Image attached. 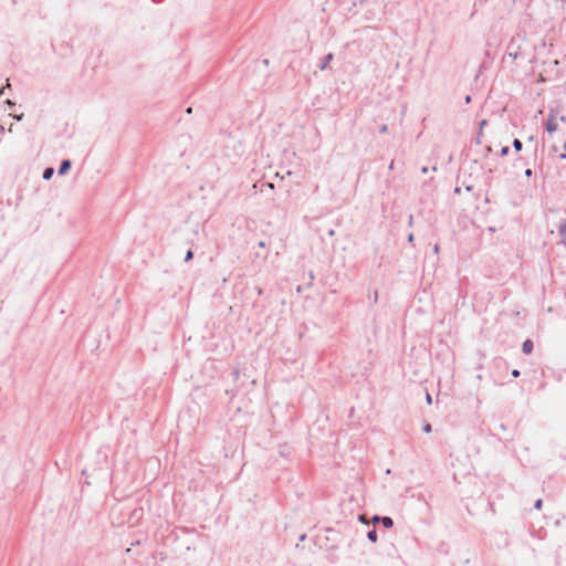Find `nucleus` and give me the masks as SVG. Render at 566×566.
<instances>
[{
	"label": "nucleus",
	"mask_w": 566,
	"mask_h": 566,
	"mask_svg": "<svg viewBox=\"0 0 566 566\" xmlns=\"http://www.w3.org/2000/svg\"><path fill=\"white\" fill-rule=\"evenodd\" d=\"M392 168H394V161H391L389 165V169H392Z\"/></svg>",
	"instance_id": "nucleus-39"
},
{
	"label": "nucleus",
	"mask_w": 566,
	"mask_h": 566,
	"mask_svg": "<svg viewBox=\"0 0 566 566\" xmlns=\"http://www.w3.org/2000/svg\"><path fill=\"white\" fill-rule=\"evenodd\" d=\"M367 297L373 304H376L378 302V292L376 290L373 292L369 291Z\"/></svg>",
	"instance_id": "nucleus-11"
},
{
	"label": "nucleus",
	"mask_w": 566,
	"mask_h": 566,
	"mask_svg": "<svg viewBox=\"0 0 566 566\" xmlns=\"http://www.w3.org/2000/svg\"><path fill=\"white\" fill-rule=\"evenodd\" d=\"M6 86H7V87H10V82H9V80H7V85H6Z\"/></svg>",
	"instance_id": "nucleus-41"
},
{
	"label": "nucleus",
	"mask_w": 566,
	"mask_h": 566,
	"mask_svg": "<svg viewBox=\"0 0 566 566\" xmlns=\"http://www.w3.org/2000/svg\"><path fill=\"white\" fill-rule=\"evenodd\" d=\"M374 520L380 522L386 528H391L394 526V520L390 516L375 515Z\"/></svg>",
	"instance_id": "nucleus-3"
},
{
	"label": "nucleus",
	"mask_w": 566,
	"mask_h": 566,
	"mask_svg": "<svg viewBox=\"0 0 566 566\" xmlns=\"http://www.w3.org/2000/svg\"><path fill=\"white\" fill-rule=\"evenodd\" d=\"M305 538H306V534H302V535L300 536V541H301V542H303Z\"/></svg>",
	"instance_id": "nucleus-34"
},
{
	"label": "nucleus",
	"mask_w": 566,
	"mask_h": 566,
	"mask_svg": "<svg viewBox=\"0 0 566 566\" xmlns=\"http://www.w3.org/2000/svg\"><path fill=\"white\" fill-rule=\"evenodd\" d=\"M413 240H415V235H413V233H409V234H408V237H407V241H408L409 243H413Z\"/></svg>",
	"instance_id": "nucleus-21"
},
{
	"label": "nucleus",
	"mask_w": 566,
	"mask_h": 566,
	"mask_svg": "<svg viewBox=\"0 0 566 566\" xmlns=\"http://www.w3.org/2000/svg\"><path fill=\"white\" fill-rule=\"evenodd\" d=\"M4 88L6 87H0V95H2L4 93Z\"/></svg>",
	"instance_id": "nucleus-35"
},
{
	"label": "nucleus",
	"mask_w": 566,
	"mask_h": 566,
	"mask_svg": "<svg viewBox=\"0 0 566 566\" xmlns=\"http://www.w3.org/2000/svg\"><path fill=\"white\" fill-rule=\"evenodd\" d=\"M379 132H380L381 134L387 133V132H388V126H387V125H382V126L379 128Z\"/></svg>",
	"instance_id": "nucleus-22"
},
{
	"label": "nucleus",
	"mask_w": 566,
	"mask_h": 566,
	"mask_svg": "<svg viewBox=\"0 0 566 566\" xmlns=\"http://www.w3.org/2000/svg\"><path fill=\"white\" fill-rule=\"evenodd\" d=\"M426 400H427L428 405L432 403V397L429 392H427V395H426Z\"/></svg>",
	"instance_id": "nucleus-24"
},
{
	"label": "nucleus",
	"mask_w": 566,
	"mask_h": 566,
	"mask_svg": "<svg viewBox=\"0 0 566 566\" xmlns=\"http://www.w3.org/2000/svg\"><path fill=\"white\" fill-rule=\"evenodd\" d=\"M471 102V96L470 95H467L465 96V103H470Z\"/></svg>",
	"instance_id": "nucleus-32"
},
{
	"label": "nucleus",
	"mask_w": 566,
	"mask_h": 566,
	"mask_svg": "<svg viewBox=\"0 0 566 566\" xmlns=\"http://www.w3.org/2000/svg\"><path fill=\"white\" fill-rule=\"evenodd\" d=\"M334 59V55L333 53H328L326 54L323 59H322V62L319 64V70L323 71L327 67V65L331 63V61Z\"/></svg>",
	"instance_id": "nucleus-7"
},
{
	"label": "nucleus",
	"mask_w": 566,
	"mask_h": 566,
	"mask_svg": "<svg viewBox=\"0 0 566 566\" xmlns=\"http://www.w3.org/2000/svg\"><path fill=\"white\" fill-rule=\"evenodd\" d=\"M460 191H461V190H460V188H459V187H457V188L454 189V192H455V193H460Z\"/></svg>",
	"instance_id": "nucleus-37"
},
{
	"label": "nucleus",
	"mask_w": 566,
	"mask_h": 566,
	"mask_svg": "<svg viewBox=\"0 0 566 566\" xmlns=\"http://www.w3.org/2000/svg\"><path fill=\"white\" fill-rule=\"evenodd\" d=\"M510 153V147L509 146H503L499 153V156L501 157H505L507 156Z\"/></svg>",
	"instance_id": "nucleus-12"
},
{
	"label": "nucleus",
	"mask_w": 566,
	"mask_h": 566,
	"mask_svg": "<svg viewBox=\"0 0 566 566\" xmlns=\"http://www.w3.org/2000/svg\"><path fill=\"white\" fill-rule=\"evenodd\" d=\"M524 175L530 178L533 175V170L531 168H527L524 172Z\"/></svg>",
	"instance_id": "nucleus-23"
},
{
	"label": "nucleus",
	"mask_w": 566,
	"mask_h": 566,
	"mask_svg": "<svg viewBox=\"0 0 566 566\" xmlns=\"http://www.w3.org/2000/svg\"><path fill=\"white\" fill-rule=\"evenodd\" d=\"M262 187H268V188H270V189H274V185H273V184H271V182H264V184H262ZM262 190H263V188H261V191H262Z\"/></svg>",
	"instance_id": "nucleus-18"
},
{
	"label": "nucleus",
	"mask_w": 566,
	"mask_h": 566,
	"mask_svg": "<svg viewBox=\"0 0 566 566\" xmlns=\"http://www.w3.org/2000/svg\"><path fill=\"white\" fill-rule=\"evenodd\" d=\"M534 349V344L533 342L527 338L523 342L522 344V352L525 354V355H530Z\"/></svg>",
	"instance_id": "nucleus-6"
},
{
	"label": "nucleus",
	"mask_w": 566,
	"mask_h": 566,
	"mask_svg": "<svg viewBox=\"0 0 566 566\" xmlns=\"http://www.w3.org/2000/svg\"><path fill=\"white\" fill-rule=\"evenodd\" d=\"M193 258V252L191 249H189L187 252H186V256H185V261L186 262H189L190 260H192Z\"/></svg>",
	"instance_id": "nucleus-14"
},
{
	"label": "nucleus",
	"mask_w": 566,
	"mask_h": 566,
	"mask_svg": "<svg viewBox=\"0 0 566 566\" xmlns=\"http://www.w3.org/2000/svg\"><path fill=\"white\" fill-rule=\"evenodd\" d=\"M72 167V161L70 159H63L59 166L57 174L60 176L65 175Z\"/></svg>",
	"instance_id": "nucleus-4"
},
{
	"label": "nucleus",
	"mask_w": 566,
	"mask_h": 566,
	"mask_svg": "<svg viewBox=\"0 0 566 566\" xmlns=\"http://www.w3.org/2000/svg\"><path fill=\"white\" fill-rule=\"evenodd\" d=\"M484 151H485V156H488L489 154L492 153V147L491 146H485Z\"/></svg>",
	"instance_id": "nucleus-27"
},
{
	"label": "nucleus",
	"mask_w": 566,
	"mask_h": 566,
	"mask_svg": "<svg viewBox=\"0 0 566 566\" xmlns=\"http://www.w3.org/2000/svg\"><path fill=\"white\" fill-rule=\"evenodd\" d=\"M481 136H482V132L479 130L478 136L475 137V144H478V145L481 144Z\"/></svg>",
	"instance_id": "nucleus-17"
},
{
	"label": "nucleus",
	"mask_w": 566,
	"mask_h": 566,
	"mask_svg": "<svg viewBox=\"0 0 566 566\" xmlns=\"http://www.w3.org/2000/svg\"><path fill=\"white\" fill-rule=\"evenodd\" d=\"M54 175V168L52 167H46L43 172H42V178L44 180H50L52 178V176Z\"/></svg>",
	"instance_id": "nucleus-8"
},
{
	"label": "nucleus",
	"mask_w": 566,
	"mask_h": 566,
	"mask_svg": "<svg viewBox=\"0 0 566 566\" xmlns=\"http://www.w3.org/2000/svg\"><path fill=\"white\" fill-rule=\"evenodd\" d=\"M408 226L409 227L413 226V216L412 214H410L409 218H408Z\"/></svg>",
	"instance_id": "nucleus-28"
},
{
	"label": "nucleus",
	"mask_w": 566,
	"mask_h": 566,
	"mask_svg": "<svg viewBox=\"0 0 566 566\" xmlns=\"http://www.w3.org/2000/svg\"><path fill=\"white\" fill-rule=\"evenodd\" d=\"M512 146L516 153H520L523 148V143L518 138H514Z\"/></svg>",
	"instance_id": "nucleus-10"
},
{
	"label": "nucleus",
	"mask_w": 566,
	"mask_h": 566,
	"mask_svg": "<svg viewBox=\"0 0 566 566\" xmlns=\"http://www.w3.org/2000/svg\"><path fill=\"white\" fill-rule=\"evenodd\" d=\"M563 2H565V3H566V0H563Z\"/></svg>",
	"instance_id": "nucleus-42"
},
{
	"label": "nucleus",
	"mask_w": 566,
	"mask_h": 566,
	"mask_svg": "<svg viewBox=\"0 0 566 566\" xmlns=\"http://www.w3.org/2000/svg\"><path fill=\"white\" fill-rule=\"evenodd\" d=\"M233 377L237 379L239 377V370L235 369L233 373H232Z\"/></svg>",
	"instance_id": "nucleus-30"
},
{
	"label": "nucleus",
	"mask_w": 566,
	"mask_h": 566,
	"mask_svg": "<svg viewBox=\"0 0 566 566\" xmlns=\"http://www.w3.org/2000/svg\"><path fill=\"white\" fill-rule=\"evenodd\" d=\"M558 234L560 237V243L566 247V219L562 220L558 227Z\"/></svg>",
	"instance_id": "nucleus-5"
},
{
	"label": "nucleus",
	"mask_w": 566,
	"mask_h": 566,
	"mask_svg": "<svg viewBox=\"0 0 566 566\" xmlns=\"http://www.w3.org/2000/svg\"><path fill=\"white\" fill-rule=\"evenodd\" d=\"M543 506V500L542 499H537L534 503V509L535 510H541Z\"/></svg>",
	"instance_id": "nucleus-15"
},
{
	"label": "nucleus",
	"mask_w": 566,
	"mask_h": 566,
	"mask_svg": "<svg viewBox=\"0 0 566 566\" xmlns=\"http://www.w3.org/2000/svg\"><path fill=\"white\" fill-rule=\"evenodd\" d=\"M422 430H423V432H426V433H430V432L432 431V426H431L429 422H424V423L422 424Z\"/></svg>",
	"instance_id": "nucleus-13"
},
{
	"label": "nucleus",
	"mask_w": 566,
	"mask_h": 566,
	"mask_svg": "<svg viewBox=\"0 0 566 566\" xmlns=\"http://www.w3.org/2000/svg\"><path fill=\"white\" fill-rule=\"evenodd\" d=\"M4 104H6V105H8V107H9V108H13V107L15 106V103H14V102H12L11 99H7V101L4 102Z\"/></svg>",
	"instance_id": "nucleus-16"
},
{
	"label": "nucleus",
	"mask_w": 566,
	"mask_h": 566,
	"mask_svg": "<svg viewBox=\"0 0 566 566\" xmlns=\"http://www.w3.org/2000/svg\"><path fill=\"white\" fill-rule=\"evenodd\" d=\"M367 538H368V541H370L371 543H376V542H377L378 536H377V530H376V527H373L371 530H369V531L367 532Z\"/></svg>",
	"instance_id": "nucleus-9"
},
{
	"label": "nucleus",
	"mask_w": 566,
	"mask_h": 566,
	"mask_svg": "<svg viewBox=\"0 0 566 566\" xmlns=\"http://www.w3.org/2000/svg\"><path fill=\"white\" fill-rule=\"evenodd\" d=\"M473 189V186H467V190L471 191Z\"/></svg>",
	"instance_id": "nucleus-36"
},
{
	"label": "nucleus",
	"mask_w": 566,
	"mask_h": 566,
	"mask_svg": "<svg viewBox=\"0 0 566 566\" xmlns=\"http://www.w3.org/2000/svg\"><path fill=\"white\" fill-rule=\"evenodd\" d=\"M486 123H488V122H486L485 119H482V120L479 123V126H480L479 130H481V132H482V129H483L484 125H486Z\"/></svg>",
	"instance_id": "nucleus-25"
},
{
	"label": "nucleus",
	"mask_w": 566,
	"mask_h": 566,
	"mask_svg": "<svg viewBox=\"0 0 566 566\" xmlns=\"http://www.w3.org/2000/svg\"><path fill=\"white\" fill-rule=\"evenodd\" d=\"M552 150H553V151H557V147H556V146H553V147H552Z\"/></svg>",
	"instance_id": "nucleus-40"
},
{
	"label": "nucleus",
	"mask_w": 566,
	"mask_h": 566,
	"mask_svg": "<svg viewBox=\"0 0 566 566\" xmlns=\"http://www.w3.org/2000/svg\"><path fill=\"white\" fill-rule=\"evenodd\" d=\"M563 148H564V153L559 155L560 159H565L566 158V142L564 143Z\"/></svg>",
	"instance_id": "nucleus-20"
},
{
	"label": "nucleus",
	"mask_w": 566,
	"mask_h": 566,
	"mask_svg": "<svg viewBox=\"0 0 566 566\" xmlns=\"http://www.w3.org/2000/svg\"><path fill=\"white\" fill-rule=\"evenodd\" d=\"M258 245H259L260 248H265V242H264V241H260V242L258 243Z\"/></svg>",
	"instance_id": "nucleus-31"
},
{
	"label": "nucleus",
	"mask_w": 566,
	"mask_h": 566,
	"mask_svg": "<svg viewBox=\"0 0 566 566\" xmlns=\"http://www.w3.org/2000/svg\"><path fill=\"white\" fill-rule=\"evenodd\" d=\"M432 250H433V253H434V254H438V253H439V251H440V247H439V244H438V243H436V244L433 245V249H432Z\"/></svg>",
	"instance_id": "nucleus-26"
},
{
	"label": "nucleus",
	"mask_w": 566,
	"mask_h": 566,
	"mask_svg": "<svg viewBox=\"0 0 566 566\" xmlns=\"http://www.w3.org/2000/svg\"><path fill=\"white\" fill-rule=\"evenodd\" d=\"M521 43H518V39L513 36L507 46H506V53L510 57H512L513 60H516L518 56L522 55V51H521Z\"/></svg>",
	"instance_id": "nucleus-1"
},
{
	"label": "nucleus",
	"mask_w": 566,
	"mask_h": 566,
	"mask_svg": "<svg viewBox=\"0 0 566 566\" xmlns=\"http://www.w3.org/2000/svg\"><path fill=\"white\" fill-rule=\"evenodd\" d=\"M421 172L422 174H427L428 172V167H422Z\"/></svg>",
	"instance_id": "nucleus-33"
},
{
	"label": "nucleus",
	"mask_w": 566,
	"mask_h": 566,
	"mask_svg": "<svg viewBox=\"0 0 566 566\" xmlns=\"http://www.w3.org/2000/svg\"><path fill=\"white\" fill-rule=\"evenodd\" d=\"M163 1H164V0H153V2H155V3H160V2H163Z\"/></svg>",
	"instance_id": "nucleus-38"
},
{
	"label": "nucleus",
	"mask_w": 566,
	"mask_h": 566,
	"mask_svg": "<svg viewBox=\"0 0 566 566\" xmlns=\"http://www.w3.org/2000/svg\"><path fill=\"white\" fill-rule=\"evenodd\" d=\"M23 116L24 114H20V115H15L14 118L18 120V122H21L23 119Z\"/></svg>",
	"instance_id": "nucleus-29"
},
{
	"label": "nucleus",
	"mask_w": 566,
	"mask_h": 566,
	"mask_svg": "<svg viewBox=\"0 0 566 566\" xmlns=\"http://www.w3.org/2000/svg\"><path fill=\"white\" fill-rule=\"evenodd\" d=\"M545 130L548 133V134H553L557 130L558 128V124H557V120H556V116L551 113L547 117V119L545 120Z\"/></svg>",
	"instance_id": "nucleus-2"
},
{
	"label": "nucleus",
	"mask_w": 566,
	"mask_h": 566,
	"mask_svg": "<svg viewBox=\"0 0 566 566\" xmlns=\"http://www.w3.org/2000/svg\"><path fill=\"white\" fill-rule=\"evenodd\" d=\"M511 374H512V376H513L514 378H517V377H520L521 371H520L518 369H513Z\"/></svg>",
	"instance_id": "nucleus-19"
}]
</instances>
